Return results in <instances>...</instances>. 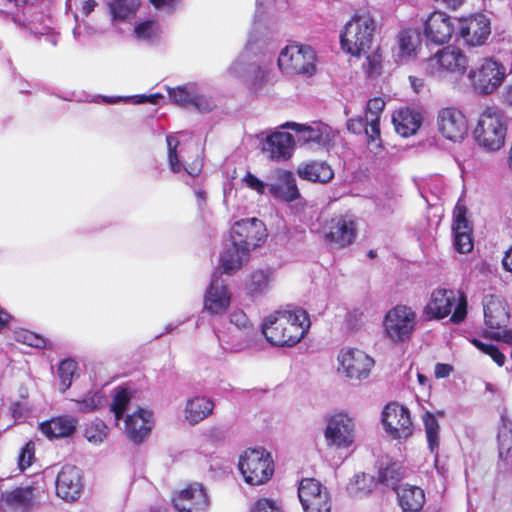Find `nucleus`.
<instances>
[{"label": "nucleus", "instance_id": "55", "mask_svg": "<svg viewBox=\"0 0 512 512\" xmlns=\"http://www.w3.org/2000/svg\"><path fill=\"white\" fill-rule=\"evenodd\" d=\"M215 106L216 103L213 100V98L203 94H199L197 92V88H195L191 107H194L199 112H209Z\"/></svg>", "mask_w": 512, "mask_h": 512}, {"label": "nucleus", "instance_id": "1", "mask_svg": "<svg viewBox=\"0 0 512 512\" xmlns=\"http://www.w3.org/2000/svg\"><path fill=\"white\" fill-rule=\"evenodd\" d=\"M309 327L310 321L305 310H278L264 319L262 333L273 345L294 346L304 337Z\"/></svg>", "mask_w": 512, "mask_h": 512}, {"label": "nucleus", "instance_id": "24", "mask_svg": "<svg viewBox=\"0 0 512 512\" xmlns=\"http://www.w3.org/2000/svg\"><path fill=\"white\" fill-rule=\"evenodd\" d=\"M295 140L284 131H274L262 141V152L272 161H285L292 156Z\"/></svg>", "mask_w": 512, "mask_h": 512}, {"label": "nucleus", "instance_id": "43", "mask_svg": "<svg viewBox=\"0 0 512 512\" xmlns=\"http://www.w3.org/2000/svg\"><path fill=\"white\" fill-rule=\"evenodd\" d=\"M195 88L196 86L193 84L168 88V95L176 105L182 108H189L192 105Z\"/></svg>", "mask_w": 512, "mask_h": 512}, {"label": "nucleus", "instance_id": "63", "mask_svg": "<svg viewBox=\"0 0 512 512\" xmlns=\"http://www.w3.org/2000/svg\"><path fill=\"white\" fill-rule=\"evenodd\" d=\"M203 168L202 160L196 159L191 164L184 166V170L191 177H197Z\"/></svg>", "mask_w": 512, "mask_h": 512}, {"label": "nucleus", "instance_id": "48", "mask_svg": "<svg viewBox=\"0 0 512 512\" xmlns=\"http://www.w3.org/2000/svg\"><path fill=\"white\" fill-rule=\"evenodd\" d=\"M401 479V473L396 463L388 464L380 467L378 472V480L382 484L397 490V484Z\"/></svg>", "mask_w": 512, "mask_h": 512}, {"label": "nucleus", "instance_id": "54", "mask_svg": "<svg viewBox=\"0 0 512 512\" xmlns=\"http://www.w3.org/2000/svg\"><path fill=\"white\" fill-rule=\"evenodd\" d=\"M35 445L32 441L27 442L22 448L18 456V466L21 471L27 469L34 459Z\"/></svg>", "mask_w": 512, "mask_h": 512}, {"label": "nucleus", "instance_id": "44", "mask_svg": "<svg viewBox=\"0 0 512 512\" xmlns=\"http://www.w3.org/2000/svg\"><path fill=\"white\" fill-rule=\"evenodd\" d=\"M374 478L366 473L356 474L349 484V490L355 495H366L375 487Z\"/></svg>", "mask_w": 512, "mask_h": 512}, {"label": "nucleus", "instance_id": "52", "mask_svg": "<svg viewBox=\"0 0 512 512\" xmlns=\"http://www.w3.org/2000/svg\"><path fill=\"white\" fill-rule=\"evenodd\" d=\"M166 142L168 146V161L170 169L173 173H179L182 170V166L177 156L179 141L173 135H168L166 137Z\"/></svg>", "mask_w": 512, "mask_h": 512}, {"label": "nucleus", "instance_id": "19", "mask_svg": "<svg viewBox=\"0 0 512 512\" xmlns=\"http://www.w3.org/2000/svg\"><path fill=\"white\" fill-rule=\"evenodd\" d=\"M382 422L385 430L396 439H406L412 434L409 411L398 403H389L383 410Z\"/></svg>", "mask_w": 512, "mask_h": 512}, {"label": "nucleus", "instance_id": "21", "mask_svg": "<svg viewBox=\"0 0 512 512\" xmlns=\"http://www.w3.org/2000/svg\"><path fill=\"white\" fill-rule=\"evenodd\" d=\"M356 236V218L352 214L332 218L325 234L326 239L330 243L340 248L351 245L355 241Z\"/></svg>", "mask_w": 512, "mask_h": 512}, {"label": "nucleus", "instance_id": "16", "mask_svg": "<svg viewBox=\"0 0 512 512\" xmlns=\"http://www.w3.org/2000/svg\"><path fill=\"white\" fill-rule=\"evenodd\" d=\"M230 236L234 245H239L243 251L249 253L264 242L266 228L264 223L255 217L241 219L232 226Z\"/></svg>", "mask_w": 512, "mask_h": 512}, {"label": "nucleus", "instance_id": "15", "mask_svg": "<svg viewBox=\"0 0 512 512\" xmlns=\"http://www.w3.org/2000/svg\"><path fill=\"white\" fill-rule=\"evenodd\" d=\"M338 371L350 380L366 379L374 366V360L359 349H342L337 357Z\"/></svg>", "mask_w": 512, "mask_h": 512}, {"label": "nucleus", "instance_id": "20", "mask_svg": "<svg viewBox=\"0 0 512 512\" xmlns=\"http://www.w3.org/2000/svg\"><path fill=\"white\" fill-rule=\"evenodd\" d=\"M173 504L178 512H208L210 499L202 484L192 483L173 497Z\"/></svg>", "mask_w": 512, "mask_h": 512}, {"label": "nucleus", "instance_id": "4", "mask_svg": "<svg viewBox=\"0 0 512 512\" xmlns=\"http://www.w3.org/2000/svg\"><path fill=\"white\" fill-rule=\"evenodd\" d=\"M507 126L500 111L487 107L479 116L474 130L477 144L487 151H498L505 143Z\"/></svg>", "mask_w": 512, "mask_h": 512}, {"label": "nucleus", "instance_id": "32", "mask_svg": "<svg viewBox=\"0 0 512 512\" xmlns=\"http://www.w3.org/2000/svg\"><path fill=\"white\" fill-rule=\"evenodd\" d=\"M214 409L213 401L206 396H195L187 400L184 418L190 425H196L210 416Z\"/></svg>", "mask_w": 512, "mask_h": 512}, {"label": "nucleus", "instance_id": "31", "mask_svg": "<svg viewBox=\"0 0 512 512\" xmlns=\"http://www.w3.org/2000/svg\"><path fill=\"white\" fill-rule=\"evenodd\" d=\"M392 121L399 135L409 137L414 135L420 128L422 116L415 110L402 108L394 112Z\"/></svg>", "mask_w": 512, "mask_h": 512}, {"label": "nucleus", "instance_id": "53", "mask_svg": "<svg viewBox=\"0 0 512 512\" xmlns=\"http://www.w3.org/2000/svg\"><path fill=\"white\" fill-rule=\"evenodd\" d=\"M472 343L483 353L489 355L495 363L499 366H503L505 363V356L499 349L493 344H487L478 339H473Z\"/></svg>", "mask_w": 512, "mask_h": 512}, {"label": "nucleus", "instance_id": "30", "mask_svg": "<svg viewBox=\"0 0 512 512\" xmlns=\"http://www.w3.org/2000/svg\"><path fill=\"white\" fill-rule=\"evenodd\" d=\"M231 74L241 77L253 90H258L266 81L267 71L256 63H244L236 60L229 68Z\"/></svg>", "mask_w": 512, "mask_h": 512}, {"label": "nucleus", "instance_id": "7", "mask_svg": "<svg viewBox=\"0 0 512 512\" xmlns=\"http://www.w3.org/2000/svg\"><path fill=\"white\" fill-rule=\"evenodd\" d=\"M426 313L437 319L448 316L452 311L451 322H462L467 314V301L464 295H457L453 290L438 289L431 295L427 304Z\"/></svg>", "mask_w": 512, "mask_h": 512}, {"label": "nucleus", "instance_id": "9", "mask_svg": "<svg viewBox=\"0 0 512 512\" xmlns=\"http://www.w3.org/2000/svg\"><path fill=\"white\" fill-rule=\"evenodd\" d=\"M356 438L355 422L347 413H335L326 419L324 439L327 447L344 450L353 446Z\"/></svg>", "mask_w": 512, "mask_h": 512}, {"label": "nucleus", "instance_id": "45", "mask_svg": "<svg viewBox=\"0 0 512 512\" xmlns=\"http://www.w3.org/2000/svg\"><path fill=\"white\" fill-rule=\"evenodd\" d=\"M107 434L106 424L102 420L96 419L86 426L84 435L90 443L98 445L106 439Z\"/></svg>", "mask_w": 512, "mask_h": 512}, {"label": "nucleus", "instance_id": "42", "mask_svg": "<svg viewBox=\"0 0 512 512\" xmlns=\"http://www.w3.org/2000/svg\"><path fill=\"white\" fill-rule=\"evenodd\" d=\"M422 420L425 427L426 438L428 442V447L432 453L436 452L439 447V424L435 416L426 412L422 416Z\"/></svg>", "mask_w": 512, "mask_h": 512}, {"label": "nucleus", "instance_id": "34", "mask_svg": "<svg viewBox=\"0 0 512 512\" xmlns=\"http://www.w3.org/2000/svg\"><path fill=\"white\" fill-rule=\"evenodd\" d=\"M384 107L385 102L379 97L370 99L367 103L365 116L367 117L370 126L369 146L375 145L376 148L381 146L379 121Z\"/></svg>", "mask_w": 512, "mask_h": 512}, {"label": "nucleus", "instance_id": "35", "mask_svg": "<svg viewBox=\"0 0 512 512\" xmlns=\"http://www.w3.org/2000/svg\"><path fill=\"white\" fill-rule=\"evenodd\" d=\"M249 253L243 251L239 245H234L233 240L226 243L220 255V265L225 273H232L240 269L247 261Z\"/></svg>", "mask_w": 512, "mask_h": 512}, {"label": "nucleus", "instance_id": "47", "mask_svg": "<svg viewBox=\"0 0 512 512\" xmlns=\"http://www.w3.org/2000/svg\"><path fill=\"white\" fill-rule=\"evenodd\" d=\"M131 399V395L125 388H117L114 390L113 400L110 405L111 411L114 413L116 421H119L125 412L129 402Z\"/></svg>", "mask_w": 512, "mask_h": 512}, {"label": "nucleus", "instance_id": "60", "mask_svg": "<svg viewBox=\"0 0 512 512\" xmlns=\"http://www.w3.org/2000/svg\"><path fill=\"white\" fill-rule=\"evenodd\" d=\"M251 512H283L275 501L270 499H260L252 507Z\"/></svg>", "mask_w": 512, "mask_h": 512}, {"label": "nucleus", "instance_id": "5", "mask_svg": "<svg viewBox=\"0 0 512 512\" xmlns=\"http://www.w3.org/2000/svg\"><path fill=\"white\" fill-rule=\"evenodd\" d=\"M468 57L459 48L447 46L438 50L426 62L427 72L438 79L452 75H464L468 68Z\"/></svg>", "mask_w": 512, "mask_h": 512}, {"label": "nucleus", "instance_id": "6", "mask_svg": "<svg viewBox=\"0 0 512 512\" xmlns=\"http://www.w3.org/2000/svg\"><path fill=\"white\" fill-rule=\"evenodd\" d=\"M417 314L406 305H396L385 314L383 329L385 337L392 343L408 341L416 328Z\"/></svg>", "mask_w": 512, "mask_h": 512}, {"label": "nucleus", "instance_id": "23", "mask_svg": "<svg viewBox=\"0 0 512 512\" xmlns=\"http://www.w3.org/2000/svg\"><path fill=\"white\" fill-rule=\"evenodd\" d=\"M454 24L449 15L434 11L424 23V35L428 41L436 45L448 43L454 32Z\"/></svg>", "mask_w": 512, "mask_h": 512}, {"label": "nucleus", "instance_id": "27", "mask_svg": "<svg viewBox=\"0 0 512 512\" xmlns=\"http://www.w3.org/2000/svg\"><path fill=\"white\" fill-rule=\"evenodd\" d=\"M219 346L224 352L239 353L249 348L254 340L255 331L237 330L228 327L226 330H215Z\"/></svg>", "mask_w": 512, "mask_h": 512}, {"label": "nucleus", "instance_id": "38", "mask_svg": "<svg viewBox=\"0 0 512 512\" xmlns=\"http://www.w3.org/2000/svg\"><path fill=\"white\" fill-rule=\"evenodd\" d=\"M498 467L512 473V429L503 426L498 432Z\"/></svg>", "mask_w": 512, "mask_h": 512}, {"label": "nucleus", "instance_id": "18", "mask_svg": "<svg viewBox=\"0 0 512 512\" xmlns=\"http://www.w3.org/2000/svg\"><path fill=\"white\" fill-rule=\"evenodd\" d=\"M281 128L295 131L297 134V141L301 145H317L324 147L333 137L331 127L320 121H314L309 124L286 122L281 125Z\"/></svg>", "mask_w": 512, "mask_h": 512}, {"label": "nucleus", "instance_id": "39", "mask_svg": "<svg viewBox=\"0 0 512 512\" xmlns=\"http://www.w3.org/2000/svg\"><path fill=\"white\" fill-rule=\"evenodd\" d=\"M76 428V421L69 417H56L40 425V430L49 438H61L71 435Z\"/></svg>", "mask_w": 512, "mask_h": 512}, {"label": "nucleus", "instance_id": "49", "mask_svg": "<svg viewBox=\"0 0 512 512\" xmlns=\"http://www.w3.org/2000/svg\"><path fill=\"white\" fill-rule=\"evenodd\" d=\"M77 370V363L72 359H65L58 366V374L61 380V391L65 392L71 387L73 377Z\"/></svg>", "mask_w": 512, "mask_h": 512}, {"label": "nucleus", "instance_id": "14", "mask_svg": "<svg viewBox=\"0 0 512 512\" xmlns=\"http://www.w3.org/2000/svg\"><path fill=\"white\" fill-rule=\"evenodd\" d=\"M298 497L305 512H331L330 493L314 478H304L300 481Z\"/></svg>", "mask_w": 512, "mask_h": 512}, {"label": "nucleus", "instance_id": "25", "mask_svg": "<svg viewBox=\"0 0 512 512\" xmlns=\"http://www.w3.org/2000/svg\"><path fill=\"white\" fill-rule=\"evenodd\" d=\"M230 302L231 294L226 284L219 275L214 274L204 296V309L210 314H223Z\"/></svg>", "mask_w": 512, "mask_h": 512}, {"label": "nucleus", "instance_id": "13", "mask_svg": "<svg viewBox=\"0 0 512 512\" xmlns=\"http://www.w3.org/2000/svg\"><path fill=\"white\" fill-rule=\"evenodd\" d=\"M436 128L443 138L453 143L462 142L468 135L467 118L460 109L454 106L438 110Z\"/></svg>", "mask_w": 512, "mask_h": 512}, {"label": "nucleus", "instance_id": "36", "mask_svg": "<svg viewBox=\"0 0 512 512\" xmlns=\"http://www.w3.org/2000/svg\"><path fill=\"white\" fill-rule=\"evenodd\" d=\"M297 173L302 179L320 183H327L334 176L331 167L323 161H311L301 164L298 167Z\"/></svg>", "mask_w": 512, "mask_h": 512}, {"label": "nucleus", "instance_id": "56", "mask_svg": "<svg viewBox=\"0 0 512 512\" xmlns=\"http://www.w3.org/2000/svg\"><path fill=\"white\" fill-rule=\"evenodd\" d=\"M347 128L354 134H360L364 131L367 136V141L369 142L370 126L365 115L349 119L347 122Z\"/></svg>", "mask_w": 512, "mask_h": 512}, {"label": "nucleus", "instance_id": "40", "mask_svg": "<svg viewBox=\"0 0 512 512\" xmlns=\"http://www.w3.org/2000/svg\"><path fill=\"white\" fill-rule=\"evenodd\" d=\"M76 407L75 411L81 413H90L97 409L105 403V396L100 390L89 391L83 398L73 399L72 400Z\"/></svg>", "mask_w": 512, "mask_h": 512}, {"label": "nucleus", "instance_id": "3", "mask_svg": "<svg viewBox=\"0 0 512 512\" xmlns=\"http://www.w3.org/2000/svg\"><path fill=\"white\" fill-rule=\"evenodd\" d=\"M508 67L492 56L480 58L467 72L473 91L479 95H491L505 81Z\"/></svg>", "mask_w": 512, "mask_h": 512}, {"label": "nucleus", "instance_id": "8", "mask_svg": "<svg viewBox=\"0 0 512 512\" xmlns=\"http://www.w3.org/2000/svg\"><path fill=\"white\" fill-rule=\"evenodd\" d=\"M239 470L246 483L261 485L272 476L273 460L263 448L246 450L239 458Z\"/></svg>", "mask_w": 512, "mask_h": 512}, {"label": "nucleus", "instance_id": "33", "mask_svg": "<svg viewBox=\"0 0 512 512\" xmlns=\"http://www.w3.org/2000/svg\"><path fill=\"white\" fill-rule=\"evenodd\" d=\"M419 36L415 31L403 30L398 34V44L393 49V57L397 63H407L416 56Z\"/></svg>", "mask_w": 512, "mask_h": 512}, {"label": "nucleus", "instance_id": "28", "mask_svg": "<svg viewBox=\"0 0 512 512\" xmlns=\"http://www.w3.org/2000/svg\"><path fill=\"white\" fill-rule=\"evenodd\" d=\"M466 209L462 206H456L454 211V247L459 253H469L473 249L472 227L465 217Z\"/></svg>", "mask_w": 512, "mask_h": 512}, {"label": "nucleus", "instance_id": "61", "mask_svg": "<svg viewBox=\"0 0 512 512\" xmlns=\"http://www.w3.org/2000/svg\"><path fill=\"white\" fill-rule=\"evenodd\" d=\"M158 10L168 14L174 13L181 5V0H149Z\"/></svg>", "mask_w": 512, "mask_h": 512}, {"label": "nucleus", "instance_id": "22", "mask_svg": "<svg viewBox=\"0 0 512 512\" xmlns=\"http://www.w3.org/2000/svg\"><path fill=\"white\" fill-rule=\"evenodd\" d=\"M83 490L82 473L73 465H65L56 478V494L65 501L77 500Z\"/></svg>", "mask_w": 512, "mask_h": 512}, {"label": "nucleus", "instance_id": "26", "mask_svg": "<svg viewBox=\"0 0 512 512\" xmlns=\"http://www.w3.org/2000/svg\"><path fill=\"white\" fill-rule=\"evenodd\" d=\"M152 426L153 413L144 408H138L125 419V433L135 444L142 443L148 437Z\"/></svg>", "mask_w": 512, "mask_h": 512}, {"label": "nucleus", "instance_id": "17", "mask_svg": "<svg viewBox=\"0 0 512 512\" xmlns=\"http://www.w3.org/2000/svg\"><path fill=\"white\" fill-rule=\"evenodd\" d=\"M457 34L466 46H482L491 34L490 19L481 13L462 18L458 21Z\"/></svg>", "mask_w": 512, "mask_h": 512}, {"label": "nucleus", "instance_id": "46", "mask_svg": "<svg viewBox=\"0 0 512 512\" xmlns=\"http://www.w3.org/2000/svg\"><path fill=\"white\" fill-rule=\"evenodd\" d=\"M136 6L135 0H112L110 10L114 19L127 20L135 13Z\"/></svg>", "mask_w": 512, "mask_h": 512}, {"label": "nucleus", "instance_id": "58", "mask_svg": "<svg viewBox=\"0 0 512 512\" xmlns=\"http://www.w3.org/2000/svg\"><path fill=\"white\" fill-rule=\"evenodd\" d=\"M263 13H264V11L262 10V4L260 3V0H257V8H256L254 19H253V28L249 32V35H248V40H247V44H246L247 48L252 47L254 42H256V40H257V38L255 36V32L260 27V22H261Z\"/></svg>", "mask_w": 512, "mask_h": 512}, {"label": "nucleus", "instance_id": "51", "mask_svg": "<svg viewBox=\"0 0 512 512\" xmlns=\"http://www.w3.org/2000/svg\"><path fill=\"white\" fill-rule=\"evenodd\" d=\"M230 327L237 330L255 331L253 324L247 317L246 313L241 309H235L228 316Z\"/></svg>", "mask_w": 512, "mask_h": 512}, {"label": "nucleus", "instance_id": "12", "mask_svg": "<svg viewBox=\"0 0 512 512\" xmlns=\"http://www.w3.org/2000/svg\"><path fill=\"white\" fill-rule=\"evenodd\" d=\"M44 498V489L33 484L3 491L0 495V507L4 510L28 512L39 506Z\"/></svg>", "mask_w": 512, "mask_h": 512}, {"label": "nucleus", "instance_id": "57", "mask_svg": "<svg viewBox=\"0 0 512 512\" xmlns=\"http://www.w3.org/2000/svg\"><path fill=\"white\" fill-rule=\"evenodd\" d=\"M366 73L372 77L380 74L381 69V56L380 54L373 53L367 55L366 62L363 64Z\"/></svg>", "mask_w": 512, "mask_h": 512}, {"label": "nucleus", "instance_id": "41", "mask_svg": "<svg viewBox=\"0 0 512 512\" xmlns=\"http://www.w3.org/2000/svg\"><path fill=\"white\" fill-rule=\"evenodd\" d=\"M272 281V273L269 270H258L251 275L248 284L249 293L258 296L266 293Z\"/></svg>", "mask_w": 512, "mask_h": 512}, {"label": "nucleus", "instance_id": "11", "mask_svg": "<svg viewBox=\"0 0 512 512\" xmlns=\"http://www.w3.org/2000/svg\"><path fill=\"white\" fill-rule=\"evenodd\" d=\"M278 66L287 75L311 76L315 72V52L310 46L289 45L280 52Z\"/></svg>", "mask_w": 512, "mask_h": 512}, {"label": "nucleus", "instance_id": "59", "mask_svg": "<svg viewBox=\"0 0 512 512\" xmlns=\"http://www.w3.org/2000/svg\"><path fill=\"white\" fill-rule=\"evenodd\" d=\"M155 33L156 24L153 21H146L135 27V34L139 39H151Z\"/></svg>", "mask_w": 512, "mask_h": 512}, {"label": "nucleus", "instance_id": "62", "mask_svg": "<svg viewBox=\"0 0 512 512\" xmlns=\"http://www.w3.org/2000/svg\"><path fill=\"white\" fill-rule=\"evenodd\" d=\"M243 181L245 182L247 187H249L252 190H255L259 194H264L266 188H268V184H265L263 181H261L251 173H247Z\"/></svg>", "mask_w": 512, "mask_h": 512}, {"label": "nucleus", "instance_id": "37", "mask_svg": "<svg viewBox=\"0 0 512 512\" xmlns=\"http://www.w3.org/2000/svg\"><path fill=\"white\" fill-rule=\"evenodd\" d=\"M396 491L399 505L404 511H418L422 508L425 495L420 487L405 484Z\"/></svg>", "mask_w": 512, "mask_h": 512}, {"label": "nucleus", "instance_id": "29", "mask_svg": "<svg viewBox=\"0 0 512 512\" xmlns=\"http://www.w3.org/2000/svg\"><path fill=\"white\" fill-rule=\"evenodd\" d=\"M268 189L274 198L285 202L294 201L300 196L296 179L290 171H277L275 181L268 184Z\"/></svg>", "mask_w": 512, "mask_h": 512}, {"label": "nucleus", "instance_id": "10", "mask_svg": "<svg viewBox=\"0 0 512 512\" xmlns=\"http://www.w3.org/2000/svg\"><path fill=\"white\" fill-rule=\"evenodd\" d=\"M483 311L487 328L496 330L489 332L488 336L493 340L512 345V329H501L509 319L506 303L500 297L486 295L483 299Z\"/></svg>", "mask_w": 512, "mask_h": 512}, {"label": "nucleus", "instance_id": "50", "mask_svg": "<svg viewBox=\"0 0 512 512\" xmlns=\"http://www.w3.org/2000/svg\"><path fill=\"white\" fill-rule=\"evenodd\" d=\"M15 339L17 342L35 347V348H46L47 341L44 337L31 332L29 330H21L15 333Z\"/></svg>", "mask_w": 512, "mask_h": 512}, {"label": "nucleus", "instance_id": "2", "mask_svg": "<svg viewBox=\"0 0 512 512\" xmlns=\"http://www.w3.org/2000/svg\"><path fill=\"white\" fill-rule=\"evenodd\" d=\"M375 31V20L369 14L354 15L340 35L342 49L352 56L366 55L372 47Z\"/></svg>", "mask_w": 512, "mask_h": 512}, {"label": "nucleus", "instance_id": "64", "mask_svg": "<svg viewBox=\"0 0 512 512\" xmlns=\"http://www.w3.org/2000/svg\"><path fill=\"white\" fill-rule=\"evenodd\" d=\"M451 371H452V367L448 364L438 363L435 366V376L437 378L448 377L450 375Z\"/></svg>", "mask_w": 512, "mask_h": 512}]
</instances>
